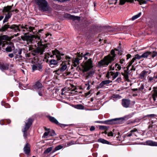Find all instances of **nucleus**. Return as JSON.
Here are the masks:
<instances>
[{
  "label": "nucleus",
  "instance_id": "33",
  "mask_svg": "<svg viewBox=\"0 0 157 157\" xmlns=\"http://www.w3.org/2000/svg\"><path fill=\"white\" fill-rule=\"evenodd\" d=\"M8 36L6 35H3L2 36H0V44H1L2 43V41L3 40H7L8 38Z\"/></svg>",
  "mask_w": 157,
  "mask_h": 157
},
{
  "label": "nucleus",
  "instance_id": "19",
  "mask_svg": "<svg viewBox=\"0 0 157 157\" xmlns=\"http://www.w3.org/2000/svg\"><path fill=\"white\" fill-rule=\"evenodd\" d=\"M21 38L24 41H26L28 42H31L33 40V37L30 36L25 35V34L24 36H21Z\"/></svg>",
  "mask_w": 157,
  "mask_h": 157
},
{
  "label": "nucleus",
  "instance_id": "27",
  "mask_svg": "<svg viewBox=\"0 0 157 157\" xmlns=\"http://www.w3.org/2000/svg\"><path fill=\"white\" fill-rule=\"evenodd\" d=\"M45 130L46 131H49V135L51 136H54L56 135L55 131L53 130H50L49 128H47L46 127L44 128Z\"/></svg>",
  "mask_w": 157,
  "mask_h": 157
},
{
  "label": "nucleus",
  "instance_id": "26",
  "mask_svg": "<svg viewBox=\"0 0 157 157\" xmlns=\"http://www.w3.org/2000/svg\"><path fill=\"white\" fill-rule=\"evenodd\" d=\"M71 88L70 89V90L71 91L72 94H77L78 91H77V89L74 86L71 84Z\"/></svg>",
  "mask_w": 157,
  "mask_h": 157
},
{
  "label": "nucleus",
  "instance_id": "13",
  "mask_svg": "<svg viewBox=\"0 0 157 157\" xmlns=\"http://www.w3.org/2000/svg\"><path fill=\"white\" fill-rule=\"evenodd\" d=\"M30 144L29 143H27L24 147V152L25 154L28 156L30 154Z\"/></svg>",
  "mask_w": 157,
  "mask_h": 157
},
{
  "label": "nucleus",
  "instance_id": "60",
  "mask_svg": "<svg viewBox=\"0 0 157 157\" xmlns=\"http://www.w3.org/2000/svg\"><path fill=\"white\" fill-rule=\"evenodd\" d=\"M155 115L154 114H148L147 115V116L149 117H155Z\"/></svg>",
  "mask_w": 157,
  "mask_h": 157
},
{
  "label": "nucleus",
  "instance_id": "12",
  "mask_svg": "<svg viewBox=\"0 0 157 157\" xmlns=\"http://www.w3.org/2000/svg\"><path fill=\"white\" fill-rule=\"evenodd\" d=\"M68 62L67 61H64L60 65V67L56 71V72L57 73H58L59 72H63L67 68V63Z\"/></svg>",
  "mask_w": 157,
  "mask_h": 157
},
{
  "label": "nucleus",
  "instance_id": "6",
  "mask_svg": "<svg viewBox=\"0 0 157 157\" xmlns=\"http://www.w3.org/2000/svg\"><path fill=\"white\" fill-rule=\"evenodd\" d=\"M47 117L51 122L59 126L62 128H65L66 127L69 126L68 124H63L59 123L58 121L54 117L50 116H48Z\"/></svg>",
  "mask_w": 157,
  "mask_h": 157
},
{
  "label": "nucleus",
  "instance_id": "45",
  "mask_svg": "<svg viewBox=\"0 0 157 157\" xmlns=\"http://www.w3.org/2000/svg\"><path fill=\"white\" fill-rule=\"evenodd\" d=\"M115 66V68H116V70H120L121 69V66L118 63H116Z\"/></svg>",
  "mask_w": 157,
  "mask_h": 157
},
{
  "label": "nucleus",
  "instance_id": "41",
  "mask_svg": "<svg viewBox=\"0 0 157 157\" xmlns=\"http://www.w3.org/2000/svg\"><path fill=\"white\" fill-rule=\"evenodd\" d=\"M80 52H79V61L81 59L82 57H84V59L85 60H86L87 59L88 57L86 56L83 55V53H81V55L80 54Z\"/></svg>",
  "mask_w": 157,
  "mask_h": 157
},
{
  "label": "nucleus",
  "instance_id": "64",
  "mask_svg": "<svg viewBox=\"0 0 157 157\" xmlns=\"http://www.w3.org/2000/svg\"><path fill=\"white\" fill-rule=\"evenodd\" d=\"M127 59H129L130 58L131 56L130 54H128L126 55Z\"/></svg>",
  "mask_w": 157,
  "mask_h": 157
},
{
  "label": "nucleus",
  "instance_id": "52",
  "mask_svg": "<svg viewBox=\"0 0 157 157\" xmlns=\"http://www.w3.org/2000/svg\"><path fill=\"white\" fill-rule=\"evenodd\" d=\"M50 54L49 53H47L45 55L44 58L46 59H48L50 57Z\"/></svg>",
  "mask_w": 157,
  "mask_h": 157
},
{
  "label": "nucleus",
  "instance_id": "48",
  "mask_svg": "<svg viewBox=\"0 0 157 157\" xmlns=\"http://www.w3.org/2000/svg\"><path fill=\"white\" fill-rule=\"evenodd\" d=\"M134 57H135V58H136V59H139L142 58V55L140 56L138 54H136L135 55Z\"/></svg>",
  "mask_w": 157,
  "mask_h": 157
},
{
  "label": "nucleus",
  "instance_id": "62",
  "mask_svg": "<svg viewBox=\"0 0 157 157\" xmlns=\"http://www.w3.org/2000/svg\"><path fill=\"white\" fill-rule=\"evenodd\" d=\"M8 56L10 58H12L14 56L13 53H10L9 54Z\"/></svg>",
  "mask_w": 157,
  "mask_h": 157
},
{
  "label": "nucleus",
  "instance_id": "5",
  "mask_svg": "<svg viewBox=\"0 0 157 157\" xmlns=\"http://www.w3.org/2000/svg\"><path fill=\"white\" fill-rule=\"evenodd\" d=\"M112 62V60L110 59L108 56H105L103 59L98 62V66L100 68L106 67Z\"/></svg>",
  "mask_w": 157,
  "mask_h": 157
},
{
  "label": "nucleus",
  "instance_id": "44",
  "mask_svg": "<svg viewBox=\"0 0 157 157\" xmlns=\"http://www.w3.org/2000/svg\"><path fill=\"white\" fill-rule=\"evenodd\" d=\"M128 73L126 72H124V73H122V75L124 76V78L126 79H127L128 78Z\"/></svg>",
  "mask_w": 157,
  "mask_h": 157
},
{
  "label": "nucleus",
  "instance_id": "39",
  "mask_svg": "<svg viewBox=\"0 0 157 157\" xmlns=\"http://www.w3.org/2000/svg\"><path fill=\"white\" fill-rule=\"evenodd\" d=\"M53 147H51L47 148L44 152V154H47L50 152L52 150Z\"/></svg>",
  "mask_w": 157,
  "mask_h": 157
},
{
  "label": "nucleus",
  "instance_id": "63",
  "mask_svg": "<svg viewBox=\"0 0 157 157\" xmlns=\"http://www.w3.org/2000/svg\"><path fill=\"white\" fill-rule=\"evenodd\" d=\"M121 78H118L116 80V81L118 82H119L120 81H121Z\"/></svg>",
  "mask_w": 157,
  "mask_h": 157
},
{
  "label": "nucleus",
  "instance_id": "30",
  "mask_svg": "<svg viewBox=\"0 0 157 157\" xmlns=\"http://www.w3.org/2000/svg\"><path fill=\"white\" fill-rule=\"evenodd\" d=\"M58 63L57 60H56L55 59H52L49 62V65L51 67L53 68L54 67V65H56Z\"/></svg>",
  "mask_w": 157,
  "mask_h": 157
},
{
  "label": "nucleus",
  "instance_id": "38",
  "mask_svg": "<svg viewBox=\"0 0 157 157\" xmlns=\"http://www.w3.org/2000/svg\"><path fill=\"white\" fill-rule=\"evenodd\" d=\"M35 28L33 27L29 26L27 25V27H26V29L29 32H33V30Z\"/></svg>",
  "mask_w": 157,
  "mask_h": 157
},
{
  "label": "nucleus",
  "instance_id": "37",
  "mask_svg": "<svg viewBox=\"0 0 157 157\" xmlns=\"http://www.w3.org/2000/svg\"><path fill=\"white\" fill-rule=\"evenodd\" d=\"M146 74L145 72V71H142L141 73L140 74V78L141 79H143Z\"/></svg>",
  "mask_w": 157,
  "mask_h": 157
},
{
  "label": "nucleus",
  "instance_id": "54",
  "mask_svg": "<svg viewBox=\"0 0 157 157\" xmlns=\"http://www.w3.org/2000/svg\"><path fill=\"white\" fill-rule=\"evenodd\" d=\"M96 123L105 124V121H96L95 122Z\"/></svg>",
  "mask_w": 157,
  "mask_h": 157
},
{
  "label": "nucleus",
  "instance_id": "20",
  "mask_svg": "<svg viewBox=\"0 0 157 157\" xmlns=\"http://www.w3.org/2000/svg\"><path fill=\"white\" fill-rule=\"evenodd\" d=\"M112 82V81H110L109 80L103 81L99 84V85L98 86L97 88H101L105 85L109 84L110 82Z\"/></svg>",
  "mask_w": 157,
  "mask_h": 157
},
{
  "label": "nucleus",
  "instance_id": "34",
  "mask_svg": "<svg viewBox=\"0 0 157 157\" xmlns=\"http://www.w3.org/2000/svg\"><path fill=\"white\" fill-rule=\"evenodd\" d=\"M77 63L78 64V57L74 60L73 62V64L72 65L71 69L73 68V67H77Z\"/></svg>",
  "mask_w": 157,
  "mask_h": 157
},
{
  "label": "nucleus",
  "instance_id": "21",
  "mask_svg": "<svg viewBox=\"0 0 157 157\" xmlns=\"http://www.w3.org/2000/svg\"><path fill=\"white\" fill-rule=\"evenodd\" d=\"M14 25L16 26V27H15V29H13V30L15 32H17V31H21L20 29L19 28L20 27L22 29H26V27H27V25H26L25 26H23L22 25H16L13 24Z\"/></svg>",
  "mask_w": 157,
  "mask_h": 157
},
{
  "label": "nucleus",
  "instance_id": "18",
  "mask_svg": "<svg viewBox=\"0 0 157 157\" xmlns=\"http://www.w3.org/2000/svg\"><path fill=\"white\" fill-rule=\"evenodd\" d=\"M130 101V100L127 99H123L122 100V105L125 108H128L129 107Z\"/></svg>",
  "mask_w": 157,
  "mask_h": 157
},
{
  "label": "nucleus",
  "instance_id": "35",
  "mask_svg": "<svg viewBox=\"0 0 157 157\" xmlns=\"http://www.w3.org/2000/svg\"><path fill=\"white\" fill-rule=\"evenodd\" d=\"M142 14L141 12H140L138 14L134 15L132 17V21H134L135 20V19L138 18L139 17H140V16Z\"/></svg>",
  "mask_w": 157,
  "mask_h": 157
},
{
  "label": "nucleus",
  "instance_id": "10",
  "mask_svg": "<svg viewBox=\"0 0 157 157\" xmlns=\"http://www.w3.org/2000/svg\"><path fill=\"white\" fill-rule=\"evenodd\" d=\"M16 27L15 25H10L8 24H5L2 27L0 28V32H4L6 31L8 28H10L13 30V29H15V27Z\"/></svg>",
  "mask_w": 157,
  "mask_h": 157
},
{
  "label": "nucleus",
  "instance_id": "57",
  "mask_svg": "<svg viewBox=\"0 0 157 157\" xmlns=\"http://www.w3.org/2000/svg\"><path fill=\"white\" fill-rule=\"evenodd\" d=\"M5 123V120H2L0 121V124L1 125H3Z\"/></svg>",
  "mask_w": 157,
  "mask_h": 157
},
{
  "label": "nucleus",
  "instance_id": "36",
  "mask_svg": "<svg viewBox=\"0 0 157 157\" xmlns=\"http://www.w3.org/2000/svg\"><path fill=\"white\" fill-rule=\"evenodd\" d=\"M63 147V146L61 145H59L56 147L52 151V153H54L55 151L60 150Z\"/></svg>",
  "mask_w": 157,
  "mask_h": 157
},
{
  "label": "nucleus",
  "instance_id": "32",
  "mask_svg": "<svg viewBox=\"0 0 157 157\" xmlns=\"http://www.w3.org/2000/svg\"><path fill=\"white\" fill-rule=\"evenodd\" d=\"M138 131L137 129L136 128H134L133 129L131 130L127 134V136L130 137L132 135H134L133 133L135 132H136Z\"/></svg>",
  "mask_w": 157,
  "mask_h": 157
},
{
  "label": "nucleus",
  "instance_id": "7",
  "mask_svg": "<svg viewBox=\"0 0 157 157\" xmlns=\"http://www.w3.org/2000/svg\"><path fill=\"white\" fill-rule=\"evenodd\" d=\"M157 56V52L155 51L152 52L147 51L144 53L142 55V57L144 58H148L150 59L151 58H154Z\"/></svg>",
  "mask_w": 157,
  "mask_h": 157
},
{
  "label": "nucleus",
  "instance_id": "29",
  "mask_svg": "<svg viewBox=\"0 0 157 157\" xmlns=\"http://www.w3.org/2000/svg\"><path fill=\"white\" fill-rule=\"evenodd\" d=\"M134 0H120L119 4L120 5H123L126 2L132 3L134 2Z\"/></svg>",
  "mask_w": 157,
  "mask_h": 157
},
{
  "label": "nucleus",
  "instance_id": "22",
  "mask_svg": "<svg viewBox=\"0 0 157 157\" xmlns=\"http://www.w3.org/2000/svg\"><path fill=\"white\" fill-rule=\"evenodd\" d=\"M145 143L146 145H148L152 146H157V142H154L151 140L146 141Z\"/></svg>",
  "mask_w": 157,
  "mask_h": 157
},
{
  "label": "nucleus",
  "instance_id": "43",
  "mask_svg": "<svg viewBox=\"0 0 157 157\" xmlns=\"http://www.w3.org/2000/svg\"><path fill=\"white\" fill-rule=\"evenodd\" d=\"M37 64H33L32 65V72H34V71L37 70Z\"/></svg>",
  "mask_w": 157,
  "mask_h": 157
},
{
  "label": "nucleus",
  "instance_id": "17",
  "mask_svg": "<svg viewBox=\"0 0 157 157\" xmlns=\"http://www.w3.org/2000/svg\"><path fill=\"white\" fill-rule=\"evenodd\" d=\"M15 48L14 44L13 43L10 42L8 44L5 50L6 52H10Z\"/></svg>",
  "mask_w": 157,
  "mask_h": 157
},
{
  "label": "nucleus",
  "instance_id": "4",
  "mask_svg": "<svg viewBox=\"0 0 157 157\" xmlns=\"http://www.w3.org/2000/svg\"><path fill=\"white\" fill-rule=\"evenodd\" d=\"M33 121V119L29 118L27 120V121L25 122V126L22 129V132L23 133V136L25 139H26L27 138V136L29 134L27 131L32 125Z\"/></svg>",
  "mask_w": 157,
  "mask_h": 157
},
{
  "label": "nucleus",
  "instance_id": "58",
  "mask_svg": "<svg viewBox=\"0 0 157 157\" xmlns=\"http://www.w3.org/2000/svg\"><path fill=\"white\" fill-rule=\"evenodd\" d=\"M113 133L112 132H110L108 133V136H113Z\"/></svg>",
  "mask_w": 157,
  "mask_h": 157
},
{
  "label": "nucleus",
  "instance_id": "49",
  "mask_svg": "<svg viewBox=\"0 0 157 157\" xmlns=\"http://www.w3.org/2000/svg\"><path fill=\"white\" fill-rule=\"evenodd\" d=\"M120 63L121 64H125V59H121L120 60Z\"/></svg>",
  "mask_w": 157,
  "mask_h": 157
},
{
  "label": "nucleus",
  "instance_id": "50",
  "mask_svg": "<svg viewBox=\"0 0 157 157\" xmlns=\"http://www.w3.org/2000/svg\"><path fill=\"white\" fill-rule=\"evenodd\" d=\"M107 128V126H105L101 125L99 126V129L101 130H105Z\"/></svg>",
  "mask_w": 157,
  "mask_h": 157
},
{
  "label": "nucleus",
  "instance_id": "46",
  "mask_svg": "<svg viewBox=\"0 0 157 157\" xmlns=\"http://www.w3.org/2000/svg\"><path fill=\"white\" fill-rule=\"evenodd\" d=\"M47 132H45L42 136L43 138H47V136L49 135V131H47Z\"/></svg>",
  "mask_w": 157,
  "mask_h": 157
},
{
  "label": "nucleus",
  "instance_id": "15",
  "mask_svg": "<svg viewBox=\"0 0 157 157\" xmlns=\"http://www.w3.org/2000/svg\"><path fill=\"white\" fill-rule=\"evenodd\" d=\"M52 52L53 55H56V57L57 59V60H60L61 59V56L64 55L63 54L60 53L58 50L56 49L52 51Z\"/></svg>",
  "mask_w": 157,
  "mask_h": 157
},
{
  "label": "nucleus",
  "instance_id": "23",
  "mask_svg": "<svg viewBox=\"0 0 157 157\" xmlns=\"http://www.w3.org/2000/svg\"><path fill=\"white\" fill-rule=\"evenodd\" d=\"M35 89L36 90H41L43 87V86L41 83L39 81L36 82L34 86Z\"/></svg>",
  "mask_w": 157,
  "mask_h": 157
},
{
  "label": "nucleus",
  "instance_id": "14",
  "mask_svg": "<svg viewBox=\"0 0 157 157\" xmlns=\"http://www.w3.org/2000/svg\"><path fill=\"white\" fill-rule=\"evenodd\" d=\"M64 17L67 18L72 20L74 21L73 23L74 24V23H75V20L78 21V16H75L72 15H71L70 14L66 13L64 14Z\"/></svg>",
  "mask_w": 157,
  "mask_h": 157
},
{
  "label": "nucleus",
  "instance_id": "25",
  "mask_svg": "<svg viewBox=\"0 0 157 157\" xmlns=\"http://www.w3.org/2000/svg\"><path fill=\"white\" fill-rule=\"evenodd\" d=\"M111 54L112 56L110 55H109L106 56H108L110 59L112 60V62L114 60V58L115 57L116 55L115 54V51L113 50H112L111 52Z\"/></svg>",
  "mask_w": 157,
  "mask_h": 157
},
{
  "label": "nucleus",
  "instance_id": "51",
  "mask_svg": "<svg viewBox=\"0 0 157 157\" xmlns=\"http://www.w3.org/2000/svg\"><path fill=\"white\" fill-rule=\"evenodd\" d=\"M2 47H4L5 45L6 44H7V42L6 40H4V41H2Z\"/></svg>",
  "mask_w": 157,
  "mask_h": 157
},
{
  "label": "nucleus",
  "instance_id": "16",
  "mask_svg": "<svg viewBox=\"0 0 157 157\" xmlns=\"http://www.w3.org/2000/svg\"><path fill=\"white\" fill-rule=\"evenodd\" d=\"M9 64L0 62V70L2 71L8 70L9 69Z\"/></svg>",
  "mask_w": 157,
  "mask_h": 157
},
{
  "label": "nucleus",
  "instance_id": "24",
  "mask_svg": "<svg viewBox=\"0 0 157 157\" xmlns=\"http://www.w3.org/2000/svg\"><path fill=\"white\" fill-rule=\"evenodd\" d=\"M132 117V115L131 114H129L126 116H125L123 117L119 118L121 119V121H120V122L119 123V124H122L123 123V122L124 120H127L128 119L131 118Z\"/></svg>",
  "mask_w": 157,
  "mask_h": 157
},
{
  "label": "nucleus",
  "instance_id": "56",
  "mask_svg": "<svg viewBox=\"0 0 157 157\" xmlns=\"http://www.w3.org/2000/svg\"><path fill=\"white\" fill-rule=\"evenodd\" d=\"M22 49H17V54L18 55H20L22 53Z\"/></svg>",
  "mask_w": 157,
  "mask_h": 157
},
{
  "label": "nucleus",
  "instance_id": "1",
  "mask_svg": "<svg viewBox=\"0 0 157 157\" xmlns=\"http://www.w3.org/2000/svg\"><path fill=\"white\" fill-rule=\"evenodd\" d=\"M84 62V61L81 64L82 69V70L79 67V70H82L83 72H87L86 74V76L88 78L92 77L95 73V70L92 69L94 67L92 59H89L85 62Z\"/></svg>",
  "mask_w": 157,
  "mask_h": 157
},
{
  "label": "nucleus",
  "instance_id": "55",
  "mask_svg": "<svg viewBox=\"0 0 157 157\" xmlns=\"http://www.w3.org/2000/svg\"><path fill=\"white\" fill-rule=\"evenodd\" d=\"M144 88V86L143 85L141 84L140 87L139 88L140 90L142 91Z\"/></svg>",
  "mask_w": 157,
  "mask_h": 157
},
{
  "label": "nucleus",
  "instance_id": "28",
  "mask_svg": "<svg viewBox=\"0 0 157 157\" xmlns=\"http://www.w3.org/2000/svg\"><path fill=\"white\" fill-rule=\"evenodd\" d=\"M5 15V16L3 21V23H5L8 21V20L11 18L12 14V13H9L6 14Z\"/></svg>",
  "mask_w": 157,
  "mask_h": 157
},
{
  "label": "nucleus",
  "instance_id": "47",
  "mask_svg": "<svg viewBox=\"0 0 157 157\" xmlns=\"http://www.w3.org/2000/svg\"><path fill=\"white\" fill-rule=\"evenodd\" d=\"M37 70L40 71H41L42 70L43 68V66L40 64H39L37 65Z\"/></svg>",
  "mask_w": 157,
  "mask_h": 157
},
{
  "label": "nucleus",
  "instance_id": "40",
  "mask_svg": "<svg viewBox=\"0 0 157 157\" xmlns=\"http://www.w3.org/2000/svg\"><path fill=\"white\" fill-rule=\"evenodd\" d=\"M118 0H109L108 3L110 5H116L117 2Z\"/></svg>",
  "mask_w": 157,
  "mask_h": 157
},
{
  "label": "nucleus",
  "instance_id": "3",
  "mask_svg": "<svg viewBox=\"0 0 157 157\" xmlns=\"http://www.w3.org/2000/svg\"><path fill=\"white\" fill-rule=\"evenodd\" d=\"M35 2L38 6L40 10L43 12L48 11L50 10V7L46 0H36Z\"/></svg>",
  "mask_w": 157,
  "mask_h": 157
},
{
  "label": "nucleus",
  "instance_id": "8",
  "mask_svg": "<svg viewBox=\"0 0 157 157\" xmlns=\"http://www.w3.org/2000/svg\"><path fill=\"white\" fill-rule=\"evenodd\" d=\"M13 5L12 6H5L3 8L2 10V12L3 13V14H6L12 13V12H13L14 11L13 10H11L12 7Z\"/></svg>",
  "mask_w": 157,
  "mask_h": 157
},
{
  "label": "nucleus",
  "instance_id": "53",
  "mask_svg": "<svg viewBox=\"0 0 157 157\" xmlns=\"http://www.w3.org/2000/svg\"><path fill=\"white\" fill-rule=\"evenodd\" d=\"M95 129V128L94 126H90V130L91 131H94Z\"/></svg>",
  "mask_w": 157,
  "mask_h": 157
},
{
  "label": "nucleus",
  "instance_id": "61",
  "mask_svg": "<svg viewBox=\"0 0 157 157\" xmlns=\"http://www.w3.org/2000/svg\"><path fill=\"white\" fill-rule=\"evenodd\" d=\"M155 77V76H154L153 77H149V76H148V77L149 78H148L149 80L151 81H152V80H153V79L154 80V77Z\"/></svg>",
  "mask_w": 157,
  "mask_h": 157
},
{
  "label": "nucleus",
  "instance_id": "31",
  "mask_svg": "<svg viewBox=\"0 0 157 157\" xmlns=\"http://www.w3.org/2000/svg\"><path fill=\"white\" fill-rule=\"evenodd\" d=\"M98 142H100L103 144H110V143L108 141L102 138H100L98 140Z\"/></svg>",
  "mask_w": 157,
  "mask_h": 157
},
{
  "label": "nucleus",
  "instance_id": "11",
  "mask_svg": "<svg viewBox=\"0 0 157 157\" xmlns=\"http://www.w3.org/2000/svg\"><path fill=\"white\" fill-rule=\"evenodd\" d=\"M119 73L117 71L114 72L113 71L108 72L106 75V77L108 78H109L110 77V76H112L113 80H114L119 75Z\"/></svg>",
  "mask_w": 157,
  "mask_h": 157
},
{
  "label": "nucleus",
  "instance_id": "2",
  "mask_svg": "<svg viewBox=\"0 0 157 157\" xmlns=\"http://www.w3.org/2000/svg\"><path fill=\"white\" fill-rule=\"evenodd\" d=\"M49 45L48 44H43L41 42H38L37 47L36 48H30V50L31 51L32 54L34 56H36L39 54H40V55H42L44 50L48 49V45Z\"/></svg>",
  "mask_w": 157,
  "mask_h": 157
},
{
  "label": "nucleus",
  "instance_id": "42",
  "mask_svg": "<svg viewBox=\"0 0 157 157\" xmlns=\"http://www.w3.org/2000/svg\"><path fill=\"white\" fill-rule=\"evenodd\" d=\"M135 1H138L139 3V4L141 5L142 4H146L147 2H148V1H145V0H135Z\"/></svg>",
  "mask_w": 157,
  "mask_h": 157
},
{
  "label": "nucleus",
  "instance_id": "9",
  "mask_svg": "<svg viewBox=\"0 0 157 157\" xmlns=\"http://www.w3.org/2000/svg\"><path fill=\"white\" fill-rule=\"evenodd\" d=\"M121 119L118 118H116L110 120H108L105 121V124H119Z\"/></svg>",
  "mask_w": 157,
  "mask_h": 157
},
{
  "label": "nucleus",
  "instance_id": "59",
  "mask_svg": "<svg viewBox=\"0 0 157 157\" xmlns=\"http://www.w3.org/2000/svg\"><path fill=\"white\" fill-rule=\"evenodd\" d=\"M84 107L81 104H79V109H84Z\"/></svg>",
  "mask_w": 157,
  "mask_h": 157
}]
</instances>
